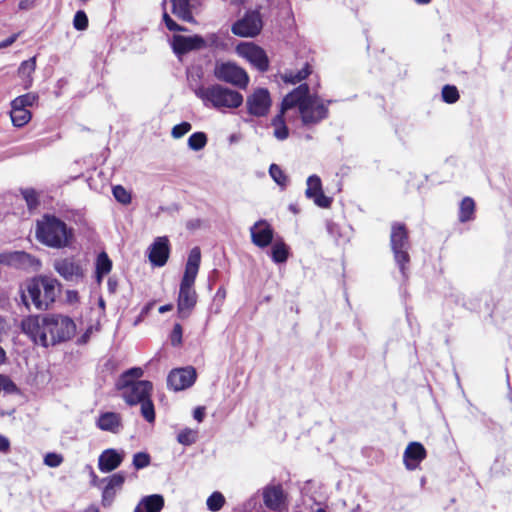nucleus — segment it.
<instances>
[{
	"label": "nucleus",
	"mask_w": 512,
	"mask_h": 512,
	"mask_svg": "<svg viewBox=\"0 0 512 512\" xmlns=\"http://www.w3.org/2000/svg\"><path fill=\"white\" fill-rule=\"evenodd\" d=\"M20 327L33 343L43 347L67 342L76 333L73 319L62 314L28 315Z\"/></svg>",
	"instance_id": "f257e3e1"
},
{
	"label": "nucleus",
	"mask_w": 512,
	"mask_h": 512,
	"mask_svg": "<svg viewBox=\"0 0 512 512\" xmlns=\"http://www.w3.org/2000/svg\"><path fill=\"white\" fill-rule=\"evenodd\" d=\"M144 371L133 367L124 371L118 378L115 387L129 406L141 405V415L149 422L155 421V408L151 399L153 384L148 380H140Z\"/></svg>",
	"instance_id": "f03ea898"
},
{
	"label": "nucleus",
	"mask_w": 512,
	"mask_h": 512,
	"mask_svg": "<svg viewBox=\"0 0 512 512\" xmlns=\"http://www.w3.org/2000/svg\"><path fill=\"white\" fill-rule=\"evenodd\" d=\"M62 290V284L54 277L37 275L25 281L21 299L26 308L47 311L52 308Z\"/></svg>",
	"instance_id": "7ed1b4c3"
},
{
	"label": "nucleus",
	"mask_w": 512,
	"mask_h": 512,
	"mask_svg": "<svg viewBox=\"0 0 512 512\" xmlns=\"http://www.w3.org/2000/svg\"><path fill=\"white\" fill-rule=\"evenodd\" d=\"M200 263L201 250L196 246L189 252L184 274L179 286V293L177 297V316L181 320L188 319L197 305L198 295L194 285L199 272Z\"/></svg>",
	"instance_id": "20e7f679"
},
{
	"label": "nucleus",
	"mask_w": 512,
	"mask_h": 512,
	"mask_svg": "<svg viewBox=\"0 0 512 512\" xmlns=\"http://www.w3.org/2000/svg\"><path fill=\"white\" fill-rule=\"evenodd\" d=\"M35 236L49 248L62 249L72 244L74 231L63 220L47 213L36 221Z\"/></svg>",
	"instance_id": "39448f33"
},
{
	"label": "nucleus",
	"mask_w": 512,
	"mask_h": 512,
	"mask_svg": "<svg viewBox=\"0 0 512 512\" xmlns=\"http://www.w3.org/2000/svg\"><path fill=\"white\" fill-rule=\"evenodd\" d=\"M195 94L203 103L217 109H235L243 104V95L220 84H213L207 87H200Z\"/></svg>",
	"instance_id": "423d86ee"
},
{
	"label": "nucleus",
	"mask_w": 512,
	"mask_h": 512,
	"mask_svg": "<svg viewBox=\"0 0 512 512\" xmlns=\"http://www.w3.org/2000/svg\"><path fill=\"white\" fill-rule=\"evenodd\" d=\"M390 247L401 274L407 277V270L411 260L409 255L411 243L409 230L405 223L393 222L391 224Z\"/></svg>",
	"instance_id": "0eeeda50"
},
{
	"label": "nucleus",
	"mask_w": 512,
	"mask_h": 512,
	"mask_svg": "<svg viewBox=\"0 0 512 512\" xmlns=\"http://www.w3.org/2000/svg\"><path fill=\"white\" fill-rule=\"evenodd\" d=\"M214 76L219 81L228 83L239 89H246L250 80L249 75L242 67L230 61L216 63Z\"/></svg>",
	"instance_id": "6e6552de"
},
{
	"label": "nucleus",
	"mask_w": 512,
	"mask_h": 512,
	"mask_svg": "<svg viewBox=\"0 0 512 512\" xmlns=\"http://www.w3.org/2000/svg\"><path fill=\"white\" fill-rule=\"evenodd\" d=\"M263 28V20L258 10H248L241 19L231 26L234 35L244 38H253L260 34Z\"/></svg>",
	"instance_id": "1a4fd4ad"
},
{
	"label": "nucleus",
	"mask_w": 512,
	"mask_h": 512,
	"mask_svg": "<svg viewBox=\"0 0 512 512\" xmlns=\"http://www.w3.org/2000/svg\"><path fill=\"white\" fill-rule=\"evenodd\" d=\"M299 114L304 126H313L328 118L329 109L317 94H312L300 107Z\"/></svg>",
	"instance_id": "9d476101"
},
{
	"label": "nucleus",
	"mask_w": 512,
	"mask_h": 512,
	"mask_svg": "<svg viewBox=\"0 0 512 512\" xmlns=\"http://www.w3.org/2000/svg\"><path fill=\"white\" fill-rule=\"evenodd\" d=\"M262 500L266 509L272 512L288 510V494L281 483H269L262 488Z\"/></svg>",
	"instance_id": "9b49d317"
},
{
	"label": "nucleus",
	"mask_w": 512,
	"mask_h": 512,
	"mask_svg": "<svg viewBox=\"0 0 512 512\" xmlns=\"http://www.w3.org/2000/svg\"><path fill=\"white\" fill-rule=\"evenodd\" d=\"M239 56L246 59L259 72H267L269 70V58L265 50L252 42L240 43L236 47Z\"/></svg>",
	"instance_id": "f8f14e48"
},
{
	"label": "nucleus",
	"mask_w": 512,
	"mask_h": 512,
	"mask_svg": "<svg viewBox=\"0 0 512 512\" xmlns=\"http://www.w3.org/2000/svg\"><path fill=\"white\" fill-rule=\"evenodd\" d=\"M272 106V99L267 88H256L246 97L248 114L254 117H265Z\"/></svg>",
	"instance_id": "ddd939ff"
},
{
	"label": "nucleus",
	"mask_w": 512,
	"mask_h": 512,
	"mask_svg": "<svg viewBox=\"0 0 512 512\" xmlns=\"http://www.w3.org/2000/svg\"><path fill=\"white\" fill-rule=\"evenodd\" d=\"M196 378V370L193 367L176 368L168 374L167 385L173 391H182L191 387Z\"/></svg>",
	"instance_id": "4468645a"
},
{
	"label": "nucleus",
	"mask_w": 512,
	"mask_h": 512,
	"mask_svg": "<svg viewBox=\"0 0 512 512\" xmlns=\"http://www.w3.org/2000/svg\"><path fill=\"white\" fill-rule=\"evenodd\" d=\"M53 268L66 281H78L84 277L82 266L73 256L55 260Z\"/></svg>",
	"instance_id": "2eb2a0df"
},
{
	"label": "nucleus",
	"mask_w": 512,
	"mask_h": 512,
	"mask_svg": "<svg viewBox=\"0 0 512 512\" xmlns=\"http://www.w3.org/2000/svg\"><path fill=\"white\" fill-rule=\"evenodd\" d=\"M171 46L176 55L182 56L190 51L205 48L206 41L202 36L197 34L193 36L173 35Z\"/></svg>",
	"instance_id": "dca6fc26"
},
{
	"label": "nucleus",
	"mask_w": 512,
	"mask_h": 512,
	"mask_svg": "<svg viewBox=\"0 0 512 512\" xmlns=\"http://www.w3.org/2000/svg\"><path fill=\"white\" fill-rule=\"evenodd\" d=\"M170 255V243L167 237H157L149 247L148 258L156 267L164 266Z\"/></svg>",
	"instance_id": "f3484780"
},
{
	"label": "nucleus",
	"mask_w": 512,
	"mask_h": 512,
	"mask_svg": "<svg viewBox=\"0 0 512 512\" xmlns=\"http://www.w3.org/2000/svg\"><path fill=\"white\" fill-rule=\"evenodd\" d=\"M305 194L307 198L313 199L314 203L321 208H330L333 201L331 197L324 194L321 179L317 175L308 177Z\"/></svg>",
	"instance_id": "a211bd4d"
},
{
	"label": "nucleus",
	"mask_w": 512,
	"mask_h": 512,
	"mask_svg": "<svg viewBox=\"0 0 512 512\" xmlns=\"http://www.w3.org/2000/svg\"><path fill=\"white\" fill-rule=\"evenodd\" d=\"M427 450L420 442H410L403 453L405 468L409 471L419 468L421 462L426 459Z\"/></svg>",
	"instance_id": "6ab92c4d"
},
{
	"label": "nucleus",
	"mask_w": 512,
	"mask_h": 512,
	"mask_svg": "<svg viewBox=\"0 0 512 512\" xmlns=\"http://www.w3.org/2000/svg\"><path fill=\"white\" fill-rule=\"evenodd\" d=\"M251 240L254 245L265 248L272 243L274 230L266 220L257 221L251 228Z\"/></svg>",
	"instance_id": "aec40b11"
},
{
	"label": "nucleus",
	"mask_w": 512,
	"mask_h": 512,
	"mask_svg": "<svg viewBox=\"0 0 512 512\" xmlns=\"http://www.w3.org/2000/svg\"><path fill=\"white\" fill-rule=\"evenodd\" d=\"M311 95L308 84L302 83L283 98L281 107L283 110H289L294 107H298V110H300V107L306 104V100L309 99Z\"/></svg>",
	"instance_id": "412c9836"
},
{
	"label": "nucleus",
	"mask_w": 512,
	"mask_h": 512,
	"mask_svg": "<svg viewBox=\"0 0 512 512\" xmlns=\"http://www.w3.org/2000/svg\"><path fill=\"white\" fill-rule=\"evenodd\" d=\"M35 258L24 251H14L0 254V264L25 269L32 266Z\"/></svg>",
	"instance_id": "4be33fe9"
},
{
	"label": "nucleus",
	"mask_w": 512,
	"mask_h": 512,
	"mask_svg": "<svg viewBox=\"0 0 512 512\" xmlns=\"http://www.w3.org/2000/svg\"><path fill=\"white\" fill-rule=\"evenodd\" d=\"M96 426L102 431L118 433L122 428V417L116 412L101 413L96 421Z\"/></svg>",
	"instance_id": "5701e85b"
},
{
	"label": "nucleus",
	"mask_w": 512,
	"mask_h": 512,
	"mask_svg": "<svg viewBox=\"0 0 512 512\" xmlns=\"http://www.w3.org/2000/svg\"><path fill=\"white\" fill-rule=\"evenodd\" d=\"M123 461V456L115 449L103 451L98 459V468L101 472H111L118 468Z\"/></svg>",
	"instance_id": "b1692460"
},
{
	"label": "nucleus",
	"mask_w": 512,
	"mask_h": 512,
	"mask_svg": "<svg viewBox=\"0 0 512 512\" xmlns=\"http://www.w3.org/2000/svg\"><path fill=\"white\" fill-rule=\"evenodd\" d=\"M164 507L162 495L153 494L144 497L135 507L134 512H160Z\"/></svg>",
	"instance_id": "393cba45"
},
{
	"label": "nucleus",
	"mask_w": 512,
	"mask_h": 512,
	"mask_svg": "<svg viewBox=\"0 0 512 512\" xmlns=\"http://www.w3.org/2000/svg\"><path fill=\"white\" fill-rule=\"evenodd\" d=\"M172 13L180 20L195 23V18L191 9V0H170Z\"/></svg>",
	"instance_id": "a878e982"
},
{
	"label": "nucleus",
	"mask_w": 512,
	"mask_h": 512,
	"mask_svg": "<svg viewBox=\"0 0 512 512\" xmlns=\"http://www.w3.org/2000/svg\"><path fill=\"white\" fill-rule=\"evenodd\" d=\"M476 215V203L470 196L464 197L459 203L458 220L460 223L473 221Z\"/></svg>",
	"instance_id": "bb28decb"
},
{
	"label": "nucleus",
	"mask_w": 512,
	"mask_h": 512,
	"mask_svg": "<svg viewBox=\"0 0 512 512\" xmlns=\"http://www.w3.org/2000/svg\"><path fill=\"white\" fill-rule=\"evenodd\" d=\"M287 110H283L280 107L279 113L272 119V126L274 129V136L279 140H285L289 136V130L285 123V112Z\"/></svg>",
	"instance_id": "cd10ccee"
},
{
	"label": "nucleus",
	"mask_w": 512,
	"mask_h": 512,
	"mask_svg": "<svg viewBox=\"0 0 512 512\" xmlns=\"http://www.w3.org/2000/svg\"><path fill=\"white\" fill-rule=\"evenodd\" d=\"M312 73V67L309 63H305L304 67L298 71H286L282 75V79L285 83L297 84L302 80L306 79Z\"/></svg>",
	"instance_id": "c85d7f7f"
},
{
	"label": "nucleus",
	"mask_w": 512,
	"mask_h": 512,
	"mask_svg": "<svg viewBox=\"0 0 512 512\" xmlns=\"http://www.w3.org/2000/svg\"><path fill=\"white\" fill-rule=\"evenodd\" d=\"M10 117L15 127H23L31 120L32 113L23 107L11 106Z\"/></svg>",
	"instance_id": "c756f323"
},
{
	"label": "nucleus",
	"mask_w": 512,
	"mask_h": 512,
	"mask_svg": "<svg viewBox=\"0 0 512 512\" xmlns=\"http://www.w3.org/2000/svg\"><path fill=\"white\" fill-rule=\"evenodd\" d=\"M36 69V57H31L28 60L23 61L18 68V75L25 79V87H29L32 84L31 75Z\"/></svg>",
	"instance_id": "7c9ffc66"
},
{
	"label": "nucleus",
	"mask_w": 512,
	"mask_h": 512,
	"mask_svg": "<svg viewBox=\"0 0 512 512\" xmlns=\"http://www.w3.org/2000/svg\"><path fill=\"white\" fill-rule=\"evenodd\" d=\"M289 257V247L283 240L276 241L271 248V258L275 263H284Z\"/></svg>",
	"instance_id": "2f4dec72"
},
{
	"label": "nucleus",
	"mask_w": 512,
	"mask_h": 512,
	"mask_svg": "<svg viewBox=\"0 0 512 512\" xmlns=\"http://www.w3.org/2000/svg\"><path fill=\"white\" fill-rule=\"evenodd\" d=\"M112 269V261L106 252H101L96 259V276L98 281Z\"/></svg>",
	"instance_id": "473e14b6"
},
{
	"label": "nucleus",
	"mask_w": 512,
	"mask_h": 512,
	"mask_svg": "<svg viewBox=\"0 0 512 512\" xmlns=\"http://www.w3.org/2000/svg\"><path fill=\"white\" fill-rule=\"evenodd\" d=\"M20 193L26 202L29 211L37 209L40 205L39 193L34 188H22Z\"/></svg>",
	"instance_id": "72a5a7b5"
},
{
	"label": "nucleus",
	"mask_w": 512,
	"mask_h": 512,
	"mask_svg": "<svg viewBox=\"0 0 512 512\" xmlns=\"http://www.w3.org/2000/svg\"><path fill=\"white\" fill-rule=\"evenodd\" d=\"M38 101V95L32 92L20 95L16 97L12 102L11 106L23 107L27 109V107L33 106Z\"/></svg>",
	"instance_id": "f704fd0d"
},
{
	"label": "nucleus",
	"mask_w": 512,
	"mask_h": 512,
	"mask_svg": "<svg viewBox=\"0 0 512 512\" xmlns=\"http://www.w3.org/2000/svg\"><path fill=\"white\" fill-rule=\"evenodd\" d=\"M207 141V135L204 132H195L188 138V146L194 151H199L206 146Z\"/></svg>",
	"instance_id": "c9c22d12"
},
{
	"label": "nucleus",
	"mask_w": 512,
	"mask_h": 512,
	"mask_svg": "<svg viewBox=\"0 0 512 512\" xmlns=\"http://www.w3.org/2000/svg\"><path fill=\"white\" fill-rule=\"evenodd\" d=\"M441 95H442L443 101L447 104H454L460 98V94H459L457 87L454 85H449V84L443 86Z\"/></svg>",
	"instance_id": "e433bc0d"
},
{
	"label": "nucleus",
	"mask_w": 512,
	"mask_h": 512,
	"mask_svg": "<svg viewBox=\"0 0 512 512\" xmlns=\"http://www.w3.org/2000/svg\"><path fill=\"white\" fill-rule=\"evenodd\" d=\"M207 507L212 512H217L222 509L225 504V497L220 492H213L207 499Z\"/></svg>",
	"instance_id": "4c0bfd02"
},
{
	"label": "nucleus",
	"mask_w": 512,
	"mask_h": 512,
	"mask_svg": "<svg viewBox=\"0 0 512 512\" xmlns=\"http://www.w3.org/2000/svg\"><path fill=\"white\" fill-rule=\"evenodd\" d=\"M269 174L272 179L280 186L285 187L288 183V177L281 169V167L275 163L271 164L269 167Z\"/></svg>",
	"instance_id": "58836bf2"
},
{
	"label": "nucleus",
	"mask_w": 512,
	"mask_h": 512,
	"mask_svg": "<svg viewBox=\"0 0 512 512\" xmlns=\"http://www.w3.org/2000/svg\"><path fill=\"white\" fill-rule=\"evenodd\" d=\"M196 440L197 431L190 428L181 430L177 435V441L182 445L190 446L194 444Z\"/></svg>",
	"instance_id": "ea45409f"
},
{
	"label": "nucleus",
	"mask_w": 512,
	"mask_h": 512,
	"mask_svg": "<svg viewBox=\"0 0 512 512\" xmlns=\"http://www.w3.org/2000/svg\"><path fill=\"white\" fill-rule=\"evenodd\" d=\"M125 481V475L123 472L115 473L108 478V482L104 489V494H108L115 488H120Z\"/></svg>",
	"instance_id": "a19ab883"
},
{
	"label": "nucleus",
	"mask_w": 512,
	"mask_h": 512,
	"mask_svg": "<svg viewBox=\"0 0 512 512\" xmlns=\"http://www.w3.org/2000/svg\"><path fill=\"white\" fill-rule=\"evenodd\" d=\"M113 196L115 199L124 205L130 204L132 201L131 194L122 186V185H116L112 189Z\"/></svg>",
	"instance_id": "79ce46f5"
},
{
	"label": "nucleus",
	"mask_w": 512,
	"mask_h": 512,
	"mask_svg": "<svg viewBox=\"0 0 512 512\" xmlns=\"http://www.w3.org/2000/svg\"><path fill=\"white\" fill-rule=\"evenodd\" d=\"M88 16L83 10H78L73 18V26L78 31H84L88 28Z\"/></svg>",
	"instance_id": "37998d69"
},
{
	"label": "nucleus",
	"mask_w": 512,
	"mask_h": 512,
	"mask_svg": "<svg viewBox=\"0 0 512 512\" xmlns=\"http://www.w3.org/2000/svg\"><path fill=\"white\" fill-rule=\"evenodd\" d=\"M150 462H151V457L146 452H138V453H135L133 456L132 463L137 470L143 469V468L149 466Z\"/></svg>",
	"instance_id": "c03bdc74"
},
{
	"label": "nucleus",
	"mask_w": 512,
	"mask_h": 512,
	"mask_svg": "<svg viewBox=\"0 0 512 512\" xmlns=\"http://www.w3.org/2000/svg\"><path fill=\"white\" fill-rule=\"evenodd\" d=\"M183 328L180 323H175L170 334L172 346L177 347L182 344Z\"/></svg>",
	"instance_id": "a18cd8bd"
},
{
	"label": "nucleus",
	"mask_w": 512,
	"mask_h": 512,
	"mask_svg": "<svg viewBox=\"0 0 512 512\" xmlns=\"http://www.w3.org/2000/svg\"><path fill=\"white\" fill-rule=\"evenodd\" d=\"M62 462L63 456L58 453L50 452L47 453L44 457V464L47 465L48 467H58L62 464Z\"/></svg>",
	"instance_id": "49530a36"
},
{
	"label": "nucleus",
	"mask_w": 512,
	"mask_h": 512,
	"mask_svg": "<svg viewBox=\"0 0 512 512\" xmlns=\"http://www.w3.org/2000/svg\"><path fill=\"white\" fill-rule=\"evenodd\" d=\"M192 126L189 122H181L172 128V136L174 138H181L191 130Z\"/></svg>",
	"instance_id": "de8ad7c7"
},
{
	"label": "nucleus",
	"mask_w": 512,
	"mask_h": 512,
	"mask_svg": "<svg viewBox=\"0 0 512 512\" xmlns=\"http://www.w3.org/2000/svg\"><path fill=\"white\" fill-rule=\"evenodd\" d=\"M169 31L173 32H186L188 29L184 26L177 24L172 18L165 24Z\"/></svg>",
	"instance_id": "09e8293b"
},
{
	"label": "nucleus",
	"mask_w": 512,
	"mask_h": 512,
	"mask_svg": "<svg viewBox=\"0 0 512 512\" xmlns=\"http://www.w3.org/2000/svg\"><path fill=\"white\" fill-rule=\"evenodd\" d=\"M169 31L173 32H186L188 29L184 26L177 24L172 18L165 24Z\"/></svg>",
	"instance_id": "8fccbe9b"
},
{
	"label": "nucleus",
	"mask_w": 512,
	"mask_h": 512,
	"mask_svg": "<svg viewBox=\"0 0 512 512\" xmlns=\"http://www.w3.org/2000/svg\"><path fill=\"white\" fill-rule=\"evenodd\" d=\"M66 301L70 304L79 302V293L76 290L66 291Z\"/></svg>",
	"instance_id": "3c124183"
},
{
	"label": "nucleus",
	"mask_w": 512,
	"mask_h": 512,
	"mask_svg": "<svg viewBox=\"0 0 512 512\" xmlns=\"http://www.w3.org/2000/svg\"><path fill=\"white\" fill-rule=\"evenodd\" d=\"M10 449V441L7 437L0 434V452L6 453Z\"/></svg>",
	"instance_id": "603ef678"
},
{
	"label": "nucleus",
	"mask_w": 512,
	"mask_h": 512,
	"mask_svg": "<svg viewBox=\"0 0 512 512\" xmlns=\"http://www.w3.org/2000/svg\"><path fill=\"white\" fill-rule=\"evenodd\" d=\"M193 416L195 420H197L198 422H202L205 417V407H197L193 412Z\"/></svg>",
	"instance_id": "864d4df0"
},
{
	"label": "nucleus",
	"mask_w": 512,
	"mask_h": 512,
	"mask_svg": "<svg viewBox=\"0 0 512 512\" xmlns=\"http://www.w3.org/2000/svg\"><path fill=\"white\" fill-rule=\"evenodd\" d=\"M17 39V34L11 35L7 39L0 42V48H6L10 45H12Z\"/></svg>",
	"instance_id": "5fc2aeb1"
},
{
	"label": "nucleus",
	"mask_w": 512,
	"mask_h": 512,
	"mask_svg": "<svg viewBox=\"0 0 512 512\" xmlns=\"http://www.w3.org/2000/svg\"><path fill=\"white\" fill-rule=\"evenodd\" d=\"M33 5V1H30V0H21L19 2V8L21 10H27L29 8H31Z\"/></svg>",
	"instance_id": "6e6d98bb"
},
{
	"label": "nucleus",
	"mask_w": 512,
	"mask_h": 512,
	"mask_svg": "<svg viewBox=\"0 0 512 512\" xmlns=\"http://www.w3.org/2000/svg\"><path fill=\"white\" fill-rule=\"evenodd\" d=\"M200 225H201V221L199 219H196V220L189 221L187 223V228L195 229V228L200 227Z\"/></svg>",
	"instance_id": "4d7b16f0"
},
{
	"label": "nucleus",
	"mask_w": 512,
	"mask_h": 512,
	"mask_svg": "<svg viewBox=\"0 0 512 512\" xmlns=\"http://www.w3.org/2000/svg\"><path fill=\"white\" fill-rule=\"evenodd\" d=\"M218 39H219V37H218V35H217V34H215V33H213V34L209 35V36H208V40L210 41V46H215V47H217V45H218V44H217Z\"/></svg>",
	"instance_id": "13d9d810"
},
{
	"label": "nucleus",
	"mask_w": 512,
	"mask_h": 512,
	"mask_svg": "<svg viewBox=\"0 0 512 512\" xmlns=\"http://www.w3.org/2000/svg\"><path fill=\"white\" fill-rule=\"evenodd\" d=\"M172 309H173V305L172 304H165V305L160 306L158 311H159V313L163 314V313H166L168 311H171Z\"/></svg>",
	"instance_id": "bf43d9fd"
},
{
	"label": "nucleus",
	"mask_w": 512,
	"mask_h": 512,
	"mask_svg": "<svg viewBox=\"0 0 512 512\" xmlns=\"http://www.w3.org/2000/svg\"><path fill=\"white\" fill-rule=\"evenodd\" d=\"M6 361V353L4 349L0 346V365H2Z\"/></svg>",
	"instance_id": "052dcab7"
},
{
	"label": "nucleus",
	"mask_w": 512,
	"mask_h": 512,
	"mask_svg": "<svg viewBox=\"0 0 512 512\" xmlns=\"http://www.w3.org/2000/svg\"><path fill=\"white\" fill-rule=\"evenodd\" d=\"M83 512H100V511H99L98 507L91 505V506L87 507Z\"/></svg>",
	"instance_id": "680f3d73"
},
{
	"label": "nucleus",
	"mask_w": 512,
	"mask_h": 512,
	"mask_svg": "<svg viewBox=\"0 0 512 512\" xmlns=\"http://www.w3.org/2000/svg\"><path fill=\"white\" fill-rule=\"evenodd\" d=\"M153 302L148 303L143 309L142 314H147L153 306Z\"/></svg>",
	"instance_id": "e2e57ef3"
},
{
	"label": "nucleus",
	"mask_w": 512,
	"mask_h": 512,
	"mask_svg": "<svg viewBox=\"0 0 512 512\" xmlns=\"http://www.w3.org/2000/svg\"><path fill=\"white\" fill-rule=\"evenodd\" d=\"M162 19H163L164 24H166L169 21V19H171V17L166 11H164V13L162 15Z\"/></svg>",
	"instance_id": "0e129e2a"
},
{
	"label": "nucleus",
	"mask_w": 512,
	"mask_h": 512,
	"mask_svg": "<svg viewBox=\"0 0 512 512\" xmlns=\"http://www.w3.org/2000/svg\"><path fill=\"white\" fill-rule=\"evenodd\" d=\"M432 0H415V2L417 4H420V5H426V4H429Z\"/></svg>",
	"instance_id": "69168bd1"
},
{
	"label": "nucleus",
	"mask_w": 512,
	"mask_h": 512,
	"mask_svg": "<svg viewBox=\"0 0 512 512\" xmlns=\"http://www.w3.org/2000/svg\"><path fill=\"white\" fill-rule=\"evenodd\" d=\"M315 512H327L324 508H318Z\"/></svg>",
	"instance_id": "338daca9"
},
{
	"label": "nucleus",
	"mask_w": 512,
	"mask_h": 512,
	"mask_svg": "<svg viewBox=\"0 0 512 512\" xmlns=\"http://www.w3.org/2000/svg\"><path fill=\"white\" fill-rule=\"evenodd\" d=\"M290 210H292L294 213L298 212L297 209L294 206H292V205L290 206Z\"/></svg>",
	"instance_id": "774afa93"
}]
</instances>
